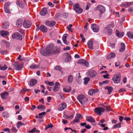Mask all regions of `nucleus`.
<instances>
[{
	"instance_id": "1",
	"label": "nucleus",
	"mask_w": 133,
	"mask_h": 133,
	"mask_svg": "<svg viewBox=\"0 0 133 133\" xmlns=\"http://www.w3.org/2000/svg\"><path fill=\"white\" fill-rule=\"evenodd\" d=\"M54 47V45L52 44L48 46L45 50L43 52V55L46 56H48L50 54H51Z\"/></svg>"
},
{
	"instance_id": "2",
	"label": "nucleus",
	"mask_w": 133,
	"mask_h": 133,
	"mask_svg": "<svg viewBox=\"0 0 133 133\" xmlns=\"http://www.w3.org/2000/svg\"><path fill=\"white\" fill-rule=\"evenodd\" d=\"M77 99L82 104H84L87 103L88 99L87 97L83 95H80L77 97Z\"/></svg>"
},
{
	"instance_id": "3",
	"label": "nucleus",
	"mask_w": 133,
	"mask_h": 133,
	"mask_svg": "<svg viewBox=\"0 0 133 133\" xmlns=\"http://www.w3.org/2000/svg\"><path fill=\"white\" fill-rule=\"evenodd\" d=\"M13 39H16L19 41H21L23 39L22 36L19 32H16L13 33L11 36Z\"/></svg>"
},
{
	"instance_id": "4",
	"label": "nucleus",
	"mask_w": 133,
	"mask_h": 133,
	"mask_svg": "<svg viewBox=\"0 0 133 133\" xmlns=\"http://www.w3.org/2000/svg\"><path fill=\"white\" fill-rule=\"evenodd\" d=\"M80 5L78 3H76L74 6V9L76 12L77 14H80L82 12L83 9L79 8Z\"/></svg>"
},
{
	"instance_id": "5",
	"label": "nucleus",
	"mask_w": 133,
	"mask_h": 133,
	"mask_svg": "<svg viewBox=\"0 0 133 133\" xmlns=\"http://www.w3.org/2000/svg\"><path fill=\"white\" fill-rule=\"evenodd\" d=\"M121 75L120 74H116L114 75L112 78V80L115 83H118L120 82L121 79Z\"/></svg>"
},
{
	"instance_id": "6",
	"label": "nucleus",
	"mask_w": 133,
	"mask_h": 133,
	"mask_svg": "<svg viewBox=\"0 0 133 133\" xmlns=\"http://www.w3.org/2000/svg\"><path fill=\"white\" fill-rule=\"evenodd\" d=\"M105 109L102 107H99L96 108L94 110L95 112L100 115H101V113L104 111Z\"/></svg>"
},
{
	"instance_id": "7",
	"label": "nucleus",
	"mask_w": 133,
	"mask_h": 133,
	"mask_svg": "<svg viewBox=\"0 0 133 133\" xmlns=\"http://www.w3.org/2000/svg\"><path fill=\"white\" fill-rule=\"evenodd\" d=\"M32 25L31 22L30 21L25 20L23 22V25L25 28H30Z\"/></svg>"
},
{
	"instance_id": "8",
	"label": "nucleus",
	"mask_w": 133,
	"mask_h": 133,
	"mask_svg": "<svg viewBox=\"0 0 133 133\" xmlns=\"http://www.w3.org/2000/svg\"><path fill=\"white\" fill-rule=\"evenodd\" d=\"M95 11L98 10L102 14L105 11V8L103 6L101 5H98L97 6L95 9Z\"/></svg>"
},
{
	"instance_id": "9",
	"label": "nucleus",
	"mask_w": 133,
	"mask_h": 133,
	"mask_svg": "<svg viewBox=\"0 0 133 133\" xmlns=\"http://www.w3.org/2000/svg\"><path fill=\"white\" fill-rule=\"evenodd\" d=\"M13 69L18 70H21L22 67L21 65L17 62H16L12 65Z\"/></svg>"
},
{
	"instance_id": "10",
	"label": "nucleus",
	"mask_w": 133,
	"mask_h": 133,
	"mask_svg": "<svg viewBox=\"0 0 133 133\" xmlns=\"http://www.w3.org/2000/svg\"><path fill=\"white\" fill-rule=\"evenodd\" d=\"M103 31L105 33L107 34L108 35H110L112 33V30L108 26H107L104 28Z\"/></svg>"
},
{
	"instance_id": "11",
	"label": "nucleus",
	"mask_w": 133,
	"mask_h": 133,
	"mask_svg": "<svg viewBox=\"0 0 133 133\" xmlns=\"http://www.w3.org/2000/svg\"><path fill=\"white\" fill-rule=\"evenodd\" d=\"M77 63L83 65H84L86 66H88L89 65V63L87 61L83 59H79Z\"/></svg>"
},
{
	"instance_id": "12",
	"label": "nucleus",
	"mask_w": 133,
	"mask_h": 133,
	"mask_svg": "<svg viewBox=\"0 0 133 133\" xmlns=\"http://www.w3.org/2000/svg\"><path fill=\"white\" fill-rule=\"evenodd\" d=\"M91 27L94 32H97L99 30V27L95 24H91Z\"/></svg>"
},
{
	"instance_id": "13",
	"label": "nucleus",
	"mask_w": 133,
	"mask_h": 133,
	"mask_svg": "<svg viewBox=\"0 0 133 133\" xmlns=\"http://www.w3.org/2000/svg\"><path fill=\"white\" fill-rule=\"evenodd\" d=\"M56 22L54 21H48L45 22V24L49 26L52 27L54 26L56 24Z\"/></svg>"
},
{
	"instance_id": "14",
	"label": "nucleus",
	"mask_w": 133,
	"mask_h": 133,
	"mask_svg": "<svg viewBox=\"0 0 133 133\" xmlns=\"http://www.w3.org/2000/svg\"><path fill=\"white\" fill-rule=\"evenodd\" d=\"M60 83L58 82H56L55 83V85L53 88V90L54 92L57 91L60 87Z\"/></svg>"
},
{
	"instance_id": "15",
	"label": "nucleus",
	"mask_w": 133,
	"mask_h": 133,
	"mask_svg": "<svg viewBox=\"0 0 133 133\" xmlns=\"http://www.w3.org/2000/svg\"><path fill=\"white\" fill-rule=\"evenodd\" d=\"M23 22V21L22 18H18L16 21V25L17 27L21 26L22 25Z\"/></svg>"
},
{
	"instance_id": "16",
	"label": "nucleus",
	"mask_w": 133,
	"mask_h": 133,
	"mask_svg": "<svg viewBox=\"0 0 133 133\" xmlns=\"http://www.w3.org/2000/svg\"><path fill=\"white\" fill-rule=\"evenodd\" d=\"M99 91L98 89H90L88 91V94L90 95H92L94 94L97 92Z\"/></svg>"
},
{
	"instance_id": "17",
	"label": "nucleus",
	"mask_w": 133,
	"mask_h": 133,
	"mask_svg": "<svg viewBox=\"0 0 133 133\" xmlns=\"http://www.w3.org/2000/svg\"><path fill=\"white\" fill-rule=\"evenodd\" d=\"M97 75L96 72L94 70H91L89 72V76L91 78H93L95 77Z\"/></svg>"
},
{
	"instance_id": "18",
	"label": "nucleus",
	"mask_w": 133,
	"mask_h": 133,
	"mask_svg": "<svg viewBox=\"0 0 133 133\" xmlns=\"http://www.w3.org/2000/svg\"><path fill=\"white\" fill-rule=\"evenodd\" d=\"M66 107V104L65 103H63L59 106L58 107V110H62Z\"/></svg>"
},
{
	"instance_id": "19",
	"label": "nucleus",
	"mask_w": 133,
	"mask_h": 133,
	"mask_svg": "<svg viewBox=\"0 0 133 133\" xmlns=\"http://www.w3.org/2000/svg\"><path fill=\"white\" fill-rule=\"evenodd\" d=\"M86 119L88 121L91 123H95V119L91 116H87Z\"/></svg>"
},
{
	"instance_id": "20",
	"label": "nucleus",
	"mask_w": 133,
	"mask_h": 133,
	"mask_svg": "<svg viewBox=\"0 0 133 133\" xmlns=\"http://www.w3.org/2000/svg\"><path fill=\"white\" fill-rule=\"evenodd\" d=\"M9 95V94L8 92L6 91L5 92H4L0 94L1 98L4 99H5Z\"/></svg>"
},
{
	"instance_id": "21",
	"label": "nucleus",
	"mask_w": 133,
	"mask_h": 133,
	"mask_svg": "<svg viewBox=\"0 0 133 133\" xmlns=\"http://www.w3.org/2000/svg\"><path fill=\"white\" fill-rule=\"evenodd\" d=\"M16 3L20 8H23L24 7V4L22 1H19L17 0Z\"/></svg>"
},
{
	"instance_id": "22",
	"label": "nucleus",
	"mask_w": 133,
	"mask_h": 133,
	"mask_svg": "<svg viewBox=\"0 0 133 133\" xmlns=\"http://www.w3.org/2000/svg\"><path fill=\"white\" fill-rule=\"evenodd\" d=\"M116 34L117 36L119 37H122L124 35L123 32H120L117 30H116Z\"/></svg>"
},
{
	"instance_id": "23",
	"label": "nucleus",
	"mask_w": 133,
	"mask_h": 133,
	"mask_svg": "<svg viewBox=\"0 0 133 133\" xmlns=\"http://www.w3.org/2000/svg\"><path fill=\"white\" fill-rule=\"evenodd\" d=\"M104 88L105 89L108 90V94L109 95L111 94V92L113 90V88L111 86L105 87H104Z\"/></svg>"
},
{
	"instance_id": "24",
	"label": "nucleus",
	"mask_w": 133,
	"mask_h": 133,
	"mask_svg": "<svg viewBox=\"0 0 133 133\" xmlns=\"http://www.w3.org/2000/svg\"><path fill=\"white\" fill-rule=\"evenodd\" d=\"M9 33L8 32L2 30L0 32L1 35L3 37H5L8 35Z\"/></svg>"
},
{
	"instance_id": "25",
	"label": "nucleus",
	"mask_w": 133,
	"mask_h": 133,
	"mask_svg": "<svg viewBox=\"0 0 133 133\" xmlns=\"http://www.w3.org/2000/svg\"><path fill=\"white\" fill-rule=\"evenodd\" d=\"M116 56V54L115 53L112 52L110 54L107 55L106 57L108 59H109L111 58H113L115 57Z\"/></svg>"
},
{
	"instance_id": "26",
	"label": "nucleus",
	"mask_w": 133,
	"mask_h": 133,
	"mask_svg": "<svg viewBox=\"0 0 133 133\" xmlns=\"http://www.w3.org/2000/svg\"><path fill=\"white\" fill-rule=\"evenodd\" d=\"M37 83V81L34 79H32L30 82V84L31 86H34Z\"/></svg>"
},
{
	"instance_id": "27",
	"label": "nucleus",
	"mask_w": 133,
	"mask_h": 133,
	"mask_svg": "<svg viewBox=\"0 0 133 133\" xmlns=\"http://www.w3.org/2000/svg\"><path fill=\"white\" fill-rule=\"evenodd\" d=\"M87 44L89 49H93V42L92 41H89L88 43Z\"/></svg>"
},
{
	"instance_id": "28",
	"label": "nucleus",
	"mask_w": 133,
	"mask_h": 133,
	"mask_svg": "<svg viewBox=\"0 0 133 133\" xmlns=\"http://www.w3.org/2000/svg\"><path fill=\"white\" fill-rule=\"evenodd\" d=\"M75 114L74 113V114H72L70 115H68L66 114H64V118L67 119H72L74 117V114Z\"/></svg>"
},
{
	"instance_id": "29",
	"label": "nucleus",
	"mask_w": 133,
	"mask_h": 133,
	"mask_svg": "<svg viewBox=\"0 0 133 133\" xmlns=\"http://www.w3.org/2000/svg\"><path fill=\"white\" fill-rule=\"evenodd\" d=\"M125 45L123 43H121V49L119 50V51L120 52L123 51L125 50Z\"/></svg>"
},
{
	"instance_id": "30",
	"label": "nucleus",
	"mask_w": 133,
	"mask_h": 133,
	"mask_svg": "<svg viewBox=\"0 0 133 133\" xmlns=\"http://www.w3.org/2000/svg\"><path fill=\"white\" fill-rule=\"evenodd\" d=\"M68 35V34H65L63 35L62 37V40L64 43L66 45L68 44L67 42L66 41V36Z\"/></svg>"
},
{
	"instance_id": "31",
	"label": "nucleus",
	"mask_w": 133,
	"mask_h": 133,
	"mask_svg": "<svg viewBox=\"0 0 133 133\" xmlns=\"http://www.w3.org/2000/svg\"><path fill=\"white\" fill-rule=\"evenodd\" d=\"M47 9L46 8H42V16L45 15L47 14Z\"/></svg>"
},
{
	"instance_id": "32",
	"label": "nucleus",
	"mask_w": 133,
	"mask_h": 133,
	"mask_svg": "<svg viewBox=\"0 0 133 133\" xmlns=\"http://www.w3.org/2000/svg\"><path fill=\"white\" fill-rule=\"evenodd\" d=\"M39 115L40 116H38L37 115L36 116L35 118L37 119V121L39 123H40L42 121V117L41 116L42 115V113H39Z\"/></svg>"
},
{
	"instance_id": "33",
	"label": "nucleus",
	"mask_w": 133,
	"mask_h": 133,
	"mask_svg": "<svg viewBox=\"0 0 133 133\" xmlns=\"http://www.w3.org/2000/svg\"><path fill=\"white\" fill-rule=\"evenodd\" d=\"M9 24V23L7 22H4L3 26V28L5 29H6L8 28Z\"/></svg>"
},
{
	"instance_id": "34",
	"label": "nucleus",
	"mask_w": 133,
	"mask_h": 133,
	"mask_svg": "<svg viewBox=\"0 0 133 133\" xmlns=\"http://www.w3.org/2000/svg\"><path fill=\"white\" fill-rule=\"evenodd\" d=\"M60 51V49L59 48H56L55 49H54L53 50V51L52 52V53L51 54H56L59 52Z\"/></svg>"
},
{
	"instance_id": "35",
	"label": "nucleus",
	"mask_w": 133,
	"mask_h": 133,
	"mask_svg": "<svg viewBox=\"0 0 133 133\" xmlns=\"http://www.w3.org/2000/svg\"><path fill=\"white\" fill-rule=\"evenodd\" d=\"M73 78V76L71 75L68 76L67 78V81L69 83H71Z\"/></svg>"
},
{
	"instance_id": "36",
	"label": "nucleus",
	"mask_w": 133,
	"mask_h": 133,
	"mask_svg": "<svg viewBox=\"0 0 133 133\" xmlns=\"http://www.w3.org/2000/svg\"><path fill=\"white\" fill-rule=\"evenodd\" d=\"M90 78L88 77L85 78L84 79V84H87L88 81H90Z\"/></svg>"
},
{
	"instance_id": "37",
	"label": "nucleus",
	"mask_w": 133,
	"mask_h": 133,
	"mask_svg": "<svg viewBox=\"0 0 133 133\" xmlns=\"http://www.w3.org/2000/svg\"><path fill=\"white\" fill-rule=\"evenodd\" d=\"M39 65L38 64H32L30 66V68L31 69H36L39 67Z\"/></svg>"
},
{
	"instance_id": "38",
	"label": "nucleus",
	"mask_w": 133,
	"mask_h": 133,
	"mask_svg": "<svg viewBox=\"0 0 133 133\" xmlns=\"http://www.w3.org/2000/svg\"><path fill=\"white\" fill-rule=\"evenodd\" d=\"M42 25L40 24V25L37 24L36 25V31H38L39 30H42Z\"/></svg>"
},
{
	"instance_id": "39",
	"label": "nucleus",
	"mask_w": 133,
	"mask_h": 133,
	"mask_svg": "<svg viewBox=\"0 0 133 133\" xmlns=\"http://www.w3.org/2000/svg\"><path fill=\"white\" fill-rule=\"evenodd\" d=\"M3 117L5 118H7L9 116L8 113L6 111H4L3 113Z\"/></svg>"
},
{
	"instance_id": "40",
	"label": "nucleus",
	"mask_w": 133,
	"mask_h": 133,
	"mask_svg": "<svg viewBox=\"0 0 133 133\" xmlns=\"http://www.w3.org/2000/svg\"><path fill=\"white\" fill-rule=\"evenodd\" d=\"M65 54H66L68 56V57L66 58L67 60L68 61H70L71 59V55L68 52H66L65 53Z\"/></svg>"
},
{
	"instance_id": "41",
	"label": "nucleus",
	"mask_w": 133,
	"mask_h": 133,
	"mask_svg": "<svg viewBox=\"0 0 133 133\" xmlns=\"http://www.w3.org/2000/svg\"><path fill=\"white\" fill-rule=\"evenodd\" d=\"M127 35L129 38L133 39V34L131 33L130 32H128Z\"/></svg>"
},
{
	"instance_id": "42",
	"label": "nucleus",
	"mask_w": 133,
	"mask_h": 133,
	"mask_svg": "<svg viewBox=\"0 0 133 133\" xmlns=\"http://www.w3.org/2000/svg\"><path fill=\"white\" fill-rule=\"evenodd\" d=\"M71 88L70 87H69L67 89L66 88H64L63 90L65 92H68L71 91Z\"/></svg>"
},
{
	"instance_id": "43",
	"label": "nucleus",
	"mask_w": 133,
	"mask_h": 133,
	"mask_svg": "<svg viewBox=\"0 0 133 133\" xmlns=\"http://www.w3.org/2000/svg\"><path fill=\"white\" fill-rule=\"evenodd\" d=\"M121 123H119L114 126L112 127V128L115 129L116 128H120L121 127Z\"/></svg>"
},
{
	"instance_id": "44",
	"label": "nucleus",
	"mask_w": 133,
	"mask_h": 133,
	"mask_svg": "<svg viewBox=\"0 0 133 133\" xmlns=\"http://www.w3.org/2000/svg\"><path fill=\"white\" fill-rule=\"evenodd\" d=\"M48 31V29L44 25H42V32H46Z\"/></svg>"
},
{
	"instance_id": "45",
	"label": "nucleus",
	"mask_w": 133,
	"mask_h": 133,
	"mask_svg": "<svg viewBox=\"0 0 133 133\" xmlns=\"http://www.w3.org/2000/svg\"><path fill=\"white\" fill-rule=\"evenodd\" d=\"M7 69V67L5 66V64H4L3 66H2L0 65V69L2 70H5Z\"/></svg>"
},
{
	"instance_id": "46",
	"label": "nucleus",
	"mask_w": 133,
	"mask_h": 133,
	"mask_svg": "<svg viewBox=\"0 0 133 133\" xmlns=\"http://www.w3.org/2000/svg\"><path fill=\"white\" fill-rule=\"evenodd\" d=\"M53 127V125L51 123H50L47 125V126L46 127L45 129V130L47 129L48 128H51Z\"/></svg>"
},
{
	"instance_id": "47",
	"label": "nucleus",
	"mask_w": 133,
	"mask_h": 133,
	"mask_svg": "<svg viewBox=\"0 0 133 133\" xmlns=\"http://www.w3.org/2000/svg\"><path fill=\"white\" fill-rule=\"evenodd\" d=\"M79 120L75 116V119L73 121L71 122V123H75L76 122H78Z\"/></svg>"
},
{
	"instance_id": "48",
	"label": "nucleus",
	"mask_w": 133,
	"mask_h": 133,
	"mask_svg": "<svg viewBox=\"0 0 133 133\" xmlns=\"http://www.w3.org/2000/svg\"><path fill=\"white\" fill-rule=\"evenodd\" d=\"M3 42L5 43L7 47H9L10 46V43L9 42L6 41L5 40L3 41Z\"/></svg>"
},
{
	"instance_id": "49",
	"label": "nucleus",
	"mask_w": 133,
	"mask_h": 133,
	"mask_svg": "<svg viewBox=\"0 0 133 133\" xmlns=\"http://www.w3.org/2000/svg\"><path fill=\"white\" fill-rule=\"evenodd\" d=\"M5 11V12L8 14L10 13V12L9 10V8H7V7H4Z\"/></svg>"
},
{
	"instance_id": "50",
	"label": "nucleus",
	"mask_w": 133,
	"mask_h": 133,
	"mask_svg": "<svg viewBox=\"0 0 133 133\" xmlns=\"http://www.w3.org/2000/svg\"><path fill=\"white\" fill-rule=\"evenodd\" d=\"M18 31L21 34H25V31L21 29H19L18 30Z\"/></svg>"
},
{
	"instance_id": "51",
	"label": "nucleus",
	"mask_w": 133,
	"mask_h": 133,
	"mask_svg": "<svg viewBox=\"0 0 133 133\" xmlns=\"http://www.w3.org/2000/svg\"><path fill=\"white\" fill-rule=\"evenodd\" d=\"M72 26V25L71 24H69L67 26V28L69 30V31L72 32V30H71V27Z\"/></svg>"
},
{
	"instance_id": "52",
	"label": "nucleus",
	"mask_w": 133,
	"mask_h": 133,
	"mask_svg": "<svg viewBox=\"0 0 133 133\" xmlns=\"http://www.w3.org/2000/svg\"><path fill=\"white\" fill-rule=\"evenodd\" d=\"M104 108L107 111H110L111 110L110 109V107L109 106H104Z\"/></svg>"
},
{
	"instance_id": "53",
	"label": "nucleus",
	"mask_w": 133,
	"mask_h": 133,
	"mask_svg": "<svg viewBox=\"0 0 133 133\" xmlns=\"http://www.w3.org/2000/svg\"><path fill=\"white\" fill-rule=\"evenodd\" d=\"M11 4L9 2H8L6 3L5 4L4 7H7V8H9V7Z\"/></svg>"
},
{
	"instance_id": "54",
	"label": "nucleus",
	"mask_w": 133,
	"mask_h": 133,
	"mask_svg": "<svg viewBox=\"0 0 133 133\" xmlns=\"http://www.w3.org/2000/svg\"><path fill=\"white\" fill-rule=\"evenodd\" d=\"M0 52L3 54H6L7 53V51L6 50H0Z\"/></svg>"
},
{
	"instance_id": "55",
	"label": "nucleus",
	"mask_w": 133,
	"mask_h": 133,
	"mask_svg": "<svg viewBox=\"0 0 133 133\" xmlns=\"http://www.w3.org/2000/svg\"><path fill=\"white\" fill-rule=\"evenodd\" d=\"M80 36L81 38L82 39V41H83V42H84L85 41V38H84V36H83V35L82 34H80Z\"/></svg>"
},
{
	"instance_id": "56",
	"label": "nucleus",
	"mask_w": 133,
	"mask_h": 133,
	"mask_svg": "<svg viewBox=\"0 0 133 133\" xmlns=\"http://www.w3.org/2000/svg\"><path fill=\"white\" fill-rule=\"evenodd\" d=\"M54 69L56 70H60L61 69V68L59 66L57 65L55 67Z\"/></svg>"
},
{
	"instance_id": "57",
	"label": "nucleus",
	"mask_w": 133,
	"mask_h": 133,
	"mask_svg": "<svg viewBox=\"0 0 133 133\" xmlns=\"http://www.w3.org/2000/svg\"><path fill=\"white\" fill-rule=\"evenodd\" d=\"M79 120L81 118V115L80 114H77L76 116Z\"/></svg>"
},
{
	"instance_id": "58",
	"label": "nucleus",
	"mask_w": 133,
	"mask_h": 133,
	"mask_svg": "<svg viewBox=\"0 0 133 133\" xmlns=\"http://www.w3.org/2000/svg\"><path fill=\"white\" fill-rule=\"evenodd\" d=\"M48 5L50 7H53L54 6V5L51 2H48Z\"/></svg>"
},
{
	"instance_id": "59",
	"label": "nucleus",
	"mask_w": 133,
	"mask_h": 133,
	"mask_svg": "<svg viewBox=\"0 0 133 133\" xmlns=\"http://www.w3.org/2000/svg\"><path fill=\"white\" fill-rule=\"evenodd\" d=\"M124 119V117L121 116H119V121L120 122L122 121V120Z\"/></svg>"
},
{
	"instance_id": "60",
	"label": "nucleus",
	"mask_w": 133,
	"mask_h": 133,
	"mask_svg": "<svg viewBox=\"0 0 133 133\" xmlns=\"http://www.w3.org/2000/svg\"><path fill=\"white\" fill-rule=\"evenodd\" d=\"M124 120L127 121L130 120H131V118L129 117H125L124 118Z\"/></svg>"
},
{
	"instance_id": "61",
	"label": "nucleus",
	"mask_w": 133,
	"mask_h": 133,
	"mask_svg": "<svg viewBox=\"0 0 133 133\" xmlns=\"http://www.w3.org/2000/svg\"><path fill=\"white\" fill-rule=\"evenodd\" d=\"M126 91V90L125 89L122 88L119 91V92H120L122 91L125 92Z\"/></svg>"
},
{
	"instance_id": "62",
	"label": "nucleus",
	"mask_w": 133,
	"mask_h": 133,
	"mask_svg": "<svg viewBox=\"0 0 133 133\" xmlns=\"http://www.w3.org/2000/svg\"><path fill=\"white\" fill-rule=\"evenodd\" d=\"M31 109L32 110H33L36 108V106L33 105H31Z\"/></svg>"
},
{
	"instance_id": "63",
	"label": "nucleus",
	"mask_w": 133,
	"mask_h": 133,
	"mask_svg": "<svg viewBox=\"0 0 133 133\" xmlns=\"http://www.w3.org/2000/svg\"><path fill=\"white\" fill-rule=\"evenodd\" d=\"M3 130L4 131H8L9 133L10 132L9 129L8 128L4 129Z\"/></svg>"
},
{
	"instance_id": "64",
	"label": "nucleus",
	"mask_w": 133,
	"mask_h": 133,
	"mask_svg": "<svg viewBox=\"0 0 133 133\" xmlns=\"http://www.w3.org/2000/svg\"><path fill=\"white\" fill-rule=\"evenodd\" d=\"M85 127L88 129H89L91 128V127L89 125H86L85 126Z\"/></svg>"
}]
</instances>
